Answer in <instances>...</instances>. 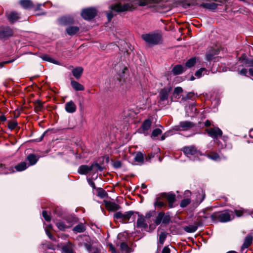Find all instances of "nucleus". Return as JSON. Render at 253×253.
Masks as SVG:
<instances>
[{
    "label": "nucleus",
    "instance_id": "f257e3e1",
    "mask_svg": "<svg viewBox=\"0 0 253 253\" xmlns=\"http://www.w3.org/2000/svg\"><path fill=\"white\" fill-rule=\"evenodd\" d=\"M211 217L214 222H226L232 220L234 218V215L232 211H224L214 213Z\"/></svg>",
    "mask_w": 253,
    "mask_h": 253
},
{
    "label": "nucleus",
    "instance_id": "f03ea898",
    "mask_svg": "<svg viewBox=\"0 0 253 253\" xmlns=\"http://www.w3.org/2000/svg\"><path fill=\"white\" fill-rule=\"evenodd\" d=\"M143 40L149 45H154L162 42V36L156 33H149L142 35Z\"/></svg>",
    "mask_w": 253,
    "mask_h": 253
},
{
    "label": "nucleus",
    "instance_id": "7ed1b4c3",
    "mask_svg": "<svg viewBox=\"0 0 253 253\" xmlns=\"http://www.w3.org/2000/svg\"><path fill=\"white\" fill-rule=\"evenodd\" d=\"M98 170L102 171V168L98 163H94L90 166L82 165L79 168L78 171L81 174H86L91 171L94 173L96 172Z\"/></svg>",
    "mask_w": 253,
    "mask_h": 253
},
{
    "label": "nucleus",
    "instance_id": "20e7f679",
    "mask_svg": "<svg viewBox=\"0 0 253 253\" xmlns=\"http://www.w3.org/2000/svg\"><path fill=\"white\" fill-rule=\"evenodd\" d=\"M206 130L209 136L215 139V143L219 146V141L218 140V138L221 137L222 135L221 130L217 127H215L207 129Z\"/></svg>",
    "mask_w": 253,
    "mask_h": 253
},
{
    "label": "nucleus",
    "instance_id": "39448f33",
    "mask_svg": "<svg viewBox=\"0 0 253 253\" xmlns=\"http://www.w3.org/2000/svg\"><path fill=\"white\" fill-rule=\"evenodd\" d=\"M133 214V212L132 211H128L124 213L119 211L114 214V217L116 219H119L123 223H126L129 220Z\"/></svg>",
    "mask_w": 253,
    "mask_h": 253
},
{
    "label": "nucleus",
    "instance_id": "423d86ee",
    "mask_svg": "<svg viewBox=\"0 0 253 253\" xmlns=\"http://www.w3.org/2000/svg\"><path fill=\"white\" fill-rule=\"evenodd\" d=\"M182 151L189 158H191L192 156H197L200 153L194 146L184 147L182 148Z\"/></svg>",
    "mask_w": 253,
    "mask_h": 253
},
{
    "label": "nucleus",
    "instance_id": "0eeeda50",
    "mask_svg": "<svg viewBox=\"0 0 253 253\" xmlns=\"http://www.w3.org/2000/svg\"><path fill=\"white\" fill-rule=\"evenodd\" d=\"M111 9L117 12H124L132 9V5L130 3H126L122 5L121 3H117L110 6Z\"/></svg>",
    "mask_w": 253,
    "mask_h": 253
},
{
    "label": "nucleus",
    "instance_id": "6e6552de",
    "mask_svg": "<svg viewBox=\"0 0 253 253\" xmlns=\"http://www.w3.org/2000/svg\"><path fill=\"white\" fill-rule=\"evenodd\" d=\"M97 12L95 8H88L84 9L82 12V16L85 20H90L96 15Z\"/></svg>",
    "mask_w": 253,
    "mask_h": 253
},
{
    "label": "nucleus",
    "instance_id": "1a4fd4ad",
    "mask_svg": "<svg viewBox=\"0 0 253 253\" xmlns=\"http://www.w3.org/2000/svg\"><path fill=\"white\" fill-rule=\"evenodd\" d=\"M13 35V30L9 27H5L0 29V40L7 39Z\"/></svg>",
    "mask_w": 253,
    "mask_h": 253
},
{
    "label": "nucleus",
    "instance_id": "9d476101",
    "mask_svg": "<svg viewBox=\"0 0 253 253\" xmlns=\"http://www.w3.org/2000/svg\"><path fill=\"white\" fill-rule=\"evenodd\" d=\"M170 90V88L165 87L160 91L159 93V101L161 103H164V102L167 101Z\"/></svg>",
    "mask_w": 253,
    "mask_h": 253
},
{
    "label": "nucleus",
    "instance_id": "9b49d317",
    "mask_svg": "<svg viewBox=\"0 0 253 253\" xmlns=\"http://www.w3.org/2000/svg\"><path fill=\"white\" fill-rule=\"evenodd\" d=\"M151 121L150 120H146L142 124L141 127L139 128V132L144 134L145 135H148V131L151 127Z\"/></svg>",
    "mask_w": 253,
    "mask_h": 253
},
{
    "label": "nucleus",
    "instance_id": "f8f14e48",
    "mask_svg": "<svg viewBox=\"0 0 253 253\" xmlns=\"http://www.w3.org/2000/svg\"><path fill=\"white\" fill-rule=\"evenodd\" d=\"M162 196L167 199L169 208H171L173 207V204L175 201V195L174 194L164 193L162 194Z\"/></svg>",
    "mask_w": 253,
    "mask_h": 253
},
{
    "label": "nucleus",
    "instance_id": "ddd939ff",
    "mask_svg": "<svg viewBox=\"0 0 253 253\" xmlns=\"http://www.w3.org/2000/svg\"><path fill=\"white\" fill-rule=\"evenodd\" d=\"M7 19L10 23L16 22L20 17L17 12L12 11L6 14Z\"/></svg>",
    "mask_w": 253,
    "mask_h": 253
},
{
    "label": "nucleus",
    "instance_id": "4468645a",
    "mask_svg": "<svg viewBox=\"0 0 253 253\" xmlns=\"http://www.w3.org/2000/svg\"><path fill=\"white\" fill-rule=\"evenodd\" d=\"M147 226L144 216L142 215L138 214L136 222L137 227L146 229Z\"/></svg>",
    "mask_w": 253,
    "mask_h": 253
},
{
    "label": "nucleus",
    "instance_id": "2eb2a0df",
    "mask_svg": "<svg viewBox=\"0 0 253 253\" xmlns=\"http://www.w3.org/2000/svg\"><path fill=\"white\" fill-rule=\"evenodd\" d=\"M65 109L68 113H73L76 110V105L73 101H70L65 104Z\"/></svg>",
    "mask_w": 253,
    "mask_h": 253
},
{
    "label": "nucleus",
    "instance_id": "dca6fc26",
    "mask_svg": "<svg viewBox=\"0 0 253 253\" xmlns=\"http://www.w3.org/2000/svg\"><path fill=\"white\" fill-rule=\"evenodd\" d=\"M179 127L183 130H187L195 126L194 123L189 121L180 122L179 125Z\"/></svg>",
    "mask_w": 253,
    "mask_h": 253
},
{
    "label": "nucleus",
    "instance_id": "f3484780",
    "mask_svg": "<svg viewBox=\"0 0 253 253\" xmlns=\"http://www.w3.org/2000/svg\"><path fill=\"white\" fill-rule=\"evenodd\" d=\"M253 242V237L251 235H248L245 239L244 243L241 247V250L243 251L244 249L248 248Z\"/></svg>",
    "mask_w": 253,
    "mask_h": 253
},
{
    "label": "nucleus",
    "instance_id": "a211bd4d",
    "mask_svg": "<svg viewBox=\"0 0 253 253\" xmlns=\"http://www.w3.org/2000/svg\"><path fill=\"white\" fill-rule=\"evenodd\" d=\"M20 4L25 9H30L34 7V4L31 0H21Z\"/></svg>",
    "mask_w": 253,
    "mask_h": 253
},
{
    "label": "nucleus",
    "instance_id": "6ab92c4d",
    "mask_svg": "<svg viewBox=\"0 0 253 253\" xmlns=\"http://www.w3.org/2000/svg\"><path fill=\"white\" fill-rule=\"evenodd\" d=\"M71 84L73 88L76 91H83L84 89V86L74 80H72Z\"/></svg>",
    "mask_w": 253,
    "mask_h": 253
},
{
    "label": "nucleus",
    "instance_id": "aec40b11",
    "mask_svg": "<svg viewBox=\"0 0 253 253\" xmlns=\"http://www.w3.org/2000/svg\"><path fill=\"white\" fill-rule=\"evenodd\" d=\"M83 68L81 67H78L73 69L72 72L73 75L77 79H79L81 77L83 73Z\"/></svg>",
    "mask_w": 253,
    "mask_h": 253
},
{
    "label": "nucleus",
    "instance_id": "412c9836",
    "mask_svg": "<svg viewBox=\"0 0 253 253\" xmlns=\"http://www.w3.org/2000/svg\"><path fill=\"white\" fill-rule=\"evenodd\" d=\"M56 226L60 230H65L66 229L71 227V224H68L65 219L63 221L57 222Z\"/></svg>",
    "mask_w": 253,
    "mask_h": 253
},
{
    "label": "nucleus",
    "instance_id": "4be33fe9",
    "mask_svg": "<svg viewBox=\"0 0 253 253\" xmlns=\"http://www.w3.org/2000/svg\"><path fill=\"white\" fill-rule=\"evenodd\" d=\"M184 71V68L181 65L175 66L172 69L171 72L174 75L182 74Z\"/></svg>",
    "mask_w": 253,
    "mask_h": 253
},
{
    "label": "nucleus",
    "instance_id": "5701e85b",
    "mask_svg": "<svg viewBox=\"0 0 253 253\" xmlns=\"http://www.w3.org/2000/svg\"><path fill=\"white\" fill-rule=\"evenodd\" d=\"M74 22V19L71 17H63L60 19V23L62 25H69L73 24Z\"/></svg>",
    "mask_w": 253,
    "mask_h": 253
},
{
    "label": "nucleus",
    "instance_id": "b1692460",
    "mask_svg": "<svg viewBox=\"0 0 253 253\" xmlns=\"http://www.w3.org/2000/svg\"><path fill=\"white\" fill-rule=\"evenodd\" d=\"M79 28L77 26H70L66 28V31L70 36H73L78 33Z\"/></svg>",
    "mask_w": 253,
    "mask_h": 253
},
{
    "label": "nucleus",
    "instance_id": "393cba45",
    "mask_svg": "<svg viewBox=\"0 0 253 253\" xmlns=\"http://www.w3.org/2000/svg\"><path fill=\"white\" fill-rule=\"evenodd\" d=\"M201 6L209 10H214L217 8V4L214 2L203 3Z\"/></svg>",
    "mask_w": 253,
    "mask_h": 253
},
{
    "label": "nucleus",
    "instance_id": "a878e982",
    "mask_svg": "<svg viewBox=\"0 0 253 253\" xmlns=\"http://www.w3.org/2000/svg\"><path fill=\"white\" fill-rule=\"evenodd\" d=\"M106 206L108 209L111 211H116L120 208V206L118 204L113 202L108 203Z\"/></svg>",
    "mask_w": 253,
    "mask_h": 253
},
{
    "label": "nucleus",
    "instance_id": "bb28decb",
    "mask_svg": "<svg viewBox=\"0 0 253 253\" xmlns=\"http://www.w3.org/2000/svg\"><path fill=\"white\" fill-rule=\"evenodd\" d=\"M27 159L31 165H35L38 160L37 156L34 154H30L27 157Z\"/></svg>",
    "mask_w": 253,
    "mask_h": 253
},
{
    "label": "nucleus",
    "instance_id": "cd10ccee",
    "mask_svg": "<svg viewBox=\"0 0 253 253\" xmlns=\"http://www.w3.org/2000/svg\"><path fill=\"white\" fill-rule=\"evenodd\" d=\"M203 72H204L203 75H209V74L208 70L205 68H202L196 72L195 75L197 78H199L202 77Z\"/></svg>",
    "mask_w": 253,
    "mask_h": 253
},
{
    "label": "nucleus",
    "instance_id": "c85d7f7f",
    "mask_svg": "<svg viewBox=\"0 0 253 253\" xmlns=\"http://www.w3.org/2000/svg\"><path fill=\"white\" fill-rule=\"evenodd\" d=\"M85 226L83 223L79 224L73 229V231L77 233H82L85 231Z\"/></svg>",
    "mask_w": 253,
    "mask_h": 253
},
{
    "label": "nucleus",
    "instance_id": "c756f323",
    "mask_svg": "<svg viewBox=\"0 0 253 253\" xmlns=\"http://www.w3.org/2000/svg\"><path fill=\"white\" fill-rule=\"evenodd\" d=\"M121 251L126 253H130L131 249L128 246L127 244L125 242H122L120 245Z\"/></svg>",
    "mask_w": 253,
    "mask_h": 253
},
{
    "label": "nucleus",
    "instance_id": "7c9ffc66",
    "mask_svg": "<svg viewBox=\"0 0 253 253\" xmlns=\"http://www.w3.org/2000/svg\"><path fill=\"white\" fill-rule=\"evenodd\" d=\"M27 168V164L26 162H24L18 164L15 167V169L18 171H21L24 170Z\"/></svg>",
    "mask_w": 253,
    "mask_h": 253
},
{
    "label": "nucleus",
    "instance_id": "2f4dec72",
    "mask_svg": "<svg viewBox=\"0 0 253 253\" xmlns=\"http://www.w3.org/2000/svg\"><path fill=\"white\" fill-rule=\"evenodd\" d=\"M134 159L135 162L143 163L144 161L143 154L142 153L138 152L136 153Z\"/></svg>",
    "mask_w": 253,
    "mask_h": 253
},
{
    "label": "nucleus",
    "instance_id": "473e14b6",
    "mask_svg": "<svg viewBox=\"0 0 253 253\" xmlns=\"http://www.w3.org/2000/svg\"><path fill=\"white\" fill-rule=\"evenodd\" d=\"M41 58L44 61H48L49 62L54 63L56 64H57V62L54 60V59H52L51 57H50L49 55L44 54L42 55L41 56Z\"/></svg>",
    "mask_w": 253,
    "mask_h": 253
},
{
    "label": "nucleus",
    "instance_id": "72a5a7b5",
    "mask_svg": "<svg viewBox=\"0 0 253 253\" xmlns=\"http://www.w3.org/2000/svg\"><path fill=\"white\" fill-rule=\"evenodd\" d=\"M65 220L68 224H71V227L72 226V225H74L76 222V218L72 215L67 216L65 218Z\"/></svg>",
    "mask_w": 253,
    "mask_h": 253
},
{
    "label": "nucleus",
    "instance_id": "f704fd0d",
    "mask_svg": "<svg viewBox=\"0 0 253 253\" xmlns=\"http://www.w3.org/2000/svg\"><path fill=\"white\" fill-rule=\"evenodd\" d=\"M196 62V59L195 57H193L189 59L185 63V66L187 68H191L193 67Z\"/></svg>",
    "mask_w": 253,
    "mask_h": 253
},
{
    "label": "nucleus",
    "instance_id": "c9c22d12",
    "mask_svg": "<svg viewBox=\"0 0 253 253\" xmlns=\"http://www.w3.org/2000/svg\"><path fill=\"white\" fill-rule=\"evenodd\" d=\"M119 45H116L117 47L119 48V49L121 50L122 51L124 52L125 51V49L124 47H126V46H127V44L126 42L125 41L121 40L120 42H118Z\"/></svg>",
    "mask_w": 253,
    "mask_h": 253
},
{
    "label": "nucleus",
    "instance_id": "e433bc0d",
    "mask_svg": "<svg viewBox=\"0 0 253 253\" xmlns=\"http://www.w3.org/2000/svg\"><path fill=\"white\" fill-rule=\"evenodd\" d=\"M167 237V234L165 232H162L159 235V241L161 244H163Z\"/></svg>",
    "mask_w": 253,
    "mask_h": 253
},
{
    "label": "nucleus",
    "instance_id": "4c0bfd02",
    "mask_svg": "<svg viewBox=\"0 0 253 253\" xmlns=\"http://www.w3.org/2000/svg\"><path fill=\"white\" fill-rule=\"evenodd\" d=\"M197 227L196 226L190 225L186 226L185 227V230L189 233H193L196 231Z\"/></svg>",
    "mask_w": 253,
    "mask_h": 253
},
{
    "label": "nucleus",
    "instance_id": "58836bf2",
    "mask_svg": "<svg viewBox=\"0 0 253 253\" xmlns=\"http://www.w3.org/2000/svg\"><path fill=\"white\" fill-rule=\"evenodd\" d=\"M162 218H163V212H160L158 216L156 217L154 222L155 224L158 225H159L162 222Z\"/></svg>",
    "mask_w": 253,
    "mask_h": 253
},
{
    "label": "nucleus",
    "instance_id": "ea45409f",
    "mask_svg": "<svg viewBox=\"0 0 253 253\" xmlns=\"http://www.w3.org/2000/svg\"><path fill=\"white\" fill-rule=\"evenodd\" d=\"M190 202H191V200L190 199H188V198L184 199L181 201V203L180 204V206L181 208H185L187 206H188L190 203Z\"/></svg>",
    "mask_w": 253,
    "mask_h": 253
},
{
    "label": "nucleus",
    "instance_id": "a19ab883",
    "mask_svg": "<svg viewBox=\"0 0 253 253\" xmlns=\"http://www.w3.org/2000/svg\"><path fill=\"white\" fill-rule=\"evenodd\" d=\"M208 157L209 158H210L211 160H213L214 161H217L219 159V155L215 153H211L210 154H209Z\"/></svg>",
    "mask_w": 253,
    "mask_h": 253
},
{
    "label": "nucleus",
    "instance_id": "79ce46f5",
    "mask_svg": "<svg viewBox=\"0 0 253 253\" xmlns=\"http://www.w3.org/2000/svg\"><path fill=\"white\" fill-rule=\"evenodd\" d=\"M18 124L16 121H10L8 124V127L10 129H14L17 126Z\"/></svg>",
    "mask_w": 253,
    "mask_h": 253
},
{
    "label": "nucleus",
    "instance_id": "37998d69",
    "mask_svg": "<svg viewBox=\"0 0 253 253\" xmlns=\"http://www.w3.org/2000/svg\"><path fill=\"white\" fill-rule=\"evenodd\" d=\"M162 130L160 128H156L152 131L151 137H156L161 134Z\"/></svg>",
    "mask_w": 253,
    "mask_h": 253
},
{
    "label": "nucleus",
    "instance_id": "c03bdc74",
    "mask_svg": "<svg viewBox=\"0 0 253 253\" xmlns=\"http://www.w3.org/2000/svg\"><path fill=\"white\" fill-rule=\"evenodd\" d=\"M170 219V216L169 215H165L164 212H163V218H162V222L164 223H168L169 222Z\"/></svg>",
    "mask_w": 253,
    "mask_h": 253
},
{
    "label": "nucleus",
    "instance_id": "a18cd8bd",
    "mask_svg": "<svg viewBox=\"0 0 253 253\" xmlns=\"http://www.w3.org/2000/svg\"><path fill=\"white\" fill-rule=\"evenodd\" d=\"M165 203L159 200V198H157L156 201L154 203L155 207H162L165 206Z\"/></svg>",
    "mask_w": 253,
    "mask_h": 253
},
{
    "label": "nucleus",
    "instance_id": "49530a36",
    "mask_svg": "<svg viewBox=\"0 0 253 253\" xmlns=\"http://www.w3.org/2000/svg\"><path fill=\"white\" fill-rule=\"evenodd\" d=\"M183 89L181 87H176L174 88L173 91V95H178L180 93L182 92Z\"/></svg>",
    "mask_w": 253,
    "mask_h": 253
},
{
    "label": "nucleus",
    "instance_id": "de8ad7c7",
    "mask_svg": "<svg viewBox=\"0 0 253 253\" xmlns=\"http://www.w3.org/2000/svg\"><path fill=\"white\" fill-rule=\"evenodd\" d=\"M205 198V194H202V195L199 193L198 195H197L196 198V202L200 203L202 202Z\"/></svg>",
    "mask_w": 253,
    "mask_h": 253
},
{
    "label": "nucleus",
    "instance_id": "09e8293b",
    "mask_svg": "<svg viewBox=\"0 0 253 253\" xmlns=\"http://www.w3.org/2000/svg\"><path fill=\"white\" fill-rule=\"evenodd\" d=\"M42 214L45 220L47 221H49L51 220L50 216L47 214V211H42Z\"/></svg>",
    "mask_w": 253,
    "mask_h": 253
},
{
    "label": "nucleus",
    "instance_id": "8fccbe9b",
    "mask_svg": "<svg viewBox=\"0 0 253 253\" xmlns=\"http://www.w3.org/2000/svg\"><path fill=\"white\" fill-rule=\"evenodd\" d=\"M149 2V0H140L139 1V5L141 6H145L147 5Z\"/></svg>",
    "mask_w": 253,
    "mask_h": 253
},
{
    "label": "nucleus",
    "instance_id": "3c124183",
    "mask_svg": "<svg viewBox=\"0 0 253 253\" xmlns=\"http://www.w3.org/2000/svg\"><path fill=\"white\" fill-rule=\"evenodd\" d=\"M193 94L194 93L193 92H189L187 94L186 96L183 97L182 99L184 100L190 99L193 96Z\"/></svg>",
    "mask_w": 253,
    "mask_h": 253
},
{
    "label": "nucleus",
    "instance_id": "603ef678",
    "mask_svg": "<svg viewBox=\"0 0 253 253\" xmlns=\"http://www.w3.org/2000/svg\"><path fill=\"white\" fill-rule=\"evenodd\" d=\"M106 193L103 190L98 192V196L101 198H104L105 197Z\"/></svg>",
    "mask_w": 253,
    "mask_h": 253
},
{
    "label": "nucleus",
    "instance_id": "864d4df0",
    "mask_svg": "<svg viewBox=\"0 0 253 253\" xmlns=\"http://www.w3.org/2000/svg\"><path fill=\"white\" fill-rule=\"evenodd\" d=\"M45 3H42H42L38 4L36 6V7L35 8V11H38V10H42L41 7L42 6H44Z\"/></svg>",
    "mask_w": 253,
    "mask_h": 253
},
{
    "label": "nucleus",
    "instance_id": "5fc2aeb1",
    "mask_svg": "<svg viewBox=\"0 0 253 253\" xmlns=\"http://www.w3.org/2000/svg\"><path fill=\"white\" fill-rule=\"evenodd\" d=\"M247 70L246 69H242L241 70H240L239 72V73L241 75H244L246 76L247 74Z\"/></svg>",
    "mask_w": 253,
    "mask_h": 253
},
{
    "label": "nucleus",
    "instance_id": "6e6d98bb",
    "mask_svg": "<svg viewBox=\"0 0 253 253\" xmlns=\"http://www.w3.org/2000/svg\"><path fill=\"white\" fill-rule=\"evenodd\" d=\"M162 253H170L169 248L167 246L165 247L162 250Z\"/></svg>",
    "mask_w": 253,
    "mask_h": 253
},
{
    "label": "nucleus",
    "instance_id": "4d7b16f0",
    "mask_svg": "<svg viewBox=\"0 0 253 253\" xmlns=\"http://www.w3.org/2000/svg\"><path fill=\"white\" fill-rule=\"evenodd\" d=\"M154 211H149L148 212L146 213L145 214V216H144L145 218H150L153 213Z\"/></svg>",
    "mask_w": 253,
    "mask_h": 253
},
{
    "label": "nucleus",
    "instance_id": "13d9d810",
    "mask_svg": "<svg viewBox=\"0 0 253 253\" xmlns=\"http://www.w3.org/2000/svg\"><path fill=\"white\" fill-rule=\"evenodd\" d=\"M213 55L211 53H207L206 54V59L208 61H210L212 59Z\"/></svg>",
    "mask_w": 253,
    "mask_h": 253
},
{
    "label": "nucleus",
    "instance_id": "bf43d9fd",
    "mask_svg": "<svg viewBox=\"0 0 253 253\" xmlns=\"http://www.w3.org/2000/svg\"><path fill=\"white\" fill-rule=\"evenodd\" d=\"M235 212L236 215L238 217L241 216L242 215L243 212L240 210H235Z\"/></svg>",
    "mask_w": 253,
    "mask_h": 253
},
{
    "label": "nucleus",
    "instance_id": "052dcab7",
    "mask_svg": "<svg viewBox=\"0 0 253 253\" xmlns=\"http://www.w3.org/2000/svg\"><path fill=\"white\" fill-rule=\"evenodd\" d=\"M114 166L115 168H120L121 166V163L119 161H117L114 163Z\"/></svg>",
    "mask_w": 253,
    "mask_h": 253
},
{
    "label": "nucleus",
    "instance_id": "680f3d73",
    "mask_svg": "<svg viewBox=\"0 0 253 253\" xmlns=\"http://www.w3.org/2000/svg\"><path fill=\"white\" fill-rule=\"evenodd\" d=\"M46 233L47 236L49 237V239L53 240V237L52 236L51 233L48 230L46 231Z\"/></svg>",
    "mask_w": 253,
    "mask_h": 253
},
{
    "label": "nucleus",
    "instance_id": "e2e57ef3",
    "mask_svg": "<svg viewBox=\"0 0 253 253\" xmlns=\"http://www.w3.org/2000/svg\"><path fill=\"white\" fill-rule=\"evenodd\" d=\"M88 183L93 188V189H95V183L92 181H91V180H88Z\"/></svg>",
    "mask_w": 253,
    "mask_h": 253
},
{
    "label": "nucleus",
    "instance_id": "0e129e2a",
    "mask_svg": "<svg viewBox=\"0 0 253 253\" xmlns=\"http://www.w3.org/2000/svg\"><path fill=\"white\" fill-rule=\"evenodd\" d=\"M109 249L112 251V253H116L115 249L114 247H113V246L112 244H111L109 246Z\"/></svg>",
    "mask_w": 253,
    "mask_h": 253
},
{
    "label": "nucleus",
    "instance_id": "69168bd1",
    "mask_svg": "<svg viewBox=\"0 0 253 253\" xmlns=\"http://www.w3.org/2000/svg\"><path fill=\"white\" fill-rule=\"evenodd\" d=\"M6 120V118L5 116L2 115L0 116V121L1 122H5Z\"/></svg>",
    "mask_w": 253,
    "mask_h": 253
},
{
    "label": "nucleus",
    "instance_id": "338daca9",
    "mask_svg": "<svg viewBox=\"0 0 253 253\" xmlns=\"http://www.w3.org/2000/svg\"><path fill=\"white\" fill-rule=\"evenodd\" d=\"M107 17L108 20L110 21L113 17V14L111 12H109L107 13Z\"/></svg>",
    "mask_w": 253,
    "mask_h": 253
},
{
    "label": "nucleus",
    "instance_id": "774afa93",
    "mask_svg": "<svg viewBox=\"0 0 253 253\" xmlns=\"http://www.w3.org/2000/svg\"><path fill=\"white\" fill-rule=\"evenodd\" d=\"M205 125L206 126H209L211 125V122L209 120H207L206 122H205Z\"/></svg>",
    "mask_w": 253,
    "mask_h": 253
}]
</instances>
